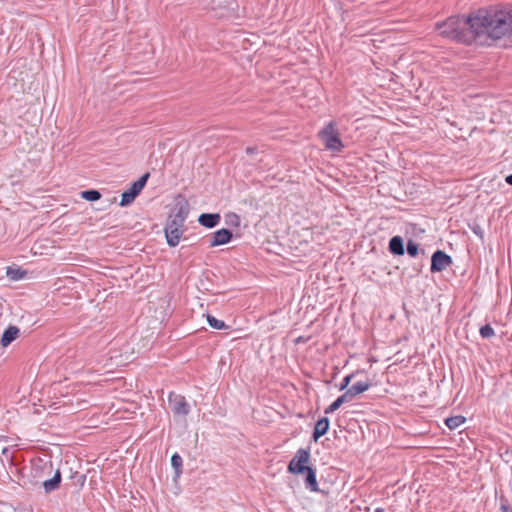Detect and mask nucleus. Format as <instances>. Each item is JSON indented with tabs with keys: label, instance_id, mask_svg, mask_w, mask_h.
Here are the masks:
<instances>
[{
	"label": "nucleus",
	"instance_id": "nucleus-1",
	"mask_svg": "<svg viewBox=\"0 0 512 512\" xmlns=\"http://www.w3.org/2000/svg\"><path fill=\"white\" fill-rule=\"evenodd\" d=\"M468 26L470 32H512V6H489L479 8L467 17L461 15L450 16L443 22H437L436 28L440 32H463Z\"/></svg>",
	"mask_w": 512,
	"mask_h": 512
},
{
	"label": "nucleus",
	"instance_id": "nucleus-2",
	"mask_svg": "<svg viewBox=\"0 0 512 512\" xmlns=\"http://www.w3.org/2000/svg\"><path fill=\"white\" fill-rule=\"evenodd\" d=\"M503 34H447L452 40L467 45L492 46L501 40Z\"/></svg>",
	"mask_w": 512,
	"mask_h": 512
},
{
	"label": "nucleus",
	"instance_id": "nucleus-3",
	"mask_svg": "<svg viewBox=\"0 0 512 512\" xmlns=\"http://www.w3.org/2000/svg\"><path fill=\"white\" fill-rule=\"evenodd\" d=\"M319 137L323 141L325 147L328 150L339 152L343 148V143L340 139L338 130L333 121H331L328 125L324 127L319 132Z\"/></svg>",
	"mask_w": 512,
	"mask_h": 512
},
{
	"label": "nucleus",
	"instance_id": "nucleus-4",
	"mask_svg": "<svg viewBox=\"0 0 512 512\" xmlns=\"http://www.w3.org/2000/svg\"><path fill=\"white\" fill-rule=\"evenodd\" d=\"M165 237L169 246H176L184 233V223L168 218L165 226Z\"/></svg>",
	"mask_w": 512,
	"mask_h": 512
},
{
	"label": "nucleus",
	"instance_id": "nucleus-5",
	"mask_svg": "<svg viewBox=\"0 0 512 512\" xmlns=\"http://www.w3.org/2000/svg\"><path fill=\"white\" fill-rule=\"evenodd\" d=\"M149 176V173H145L137 181L133 182L128 190L122 193L120 201L121 206H127L134 201V199L139 195L141 190L146 185Z\"/></svg>",
	"mask_w": 512,
	"mask_h": 512
},
{
	"label": "nucleus",
	"instance_id": "nucleus-6",
	"mask_svg": "<svg viewBox=\"0 0 512 512\" xmlns=\"http://www.w3.org/2000/svg\"><path fill=\"white\" fill-rule=\"evenodd\" d=\"M212 9L218 18H231L236 15L238 4L234 0H213Z\"/></svg>",
	"mask_w": 512,
	"mask_h": 512
},
{
	"label": "nucleus",
	"instance_id": "nucleus-7",
	"mask_svg": "<svg viewBox=\"0 0 512 512\" xmlns=\"http://www.w3.org/2000/svg\"><path fill=\"white\" fill-rule=\"evenodd\" d=\"M309 459V452L305 449H299L296 452V455L290 461L288 465V471L293 474L304 473L305 469L308 467L306 464L309 462Z\"/></svg>",
	"mask_w": 512,
	"mask_h": 512
},
{
	"label": "nucleus",
	"instance_id": "nucleus-8",
	"mask_svg": "<svg viewBox=\"0 0 512 512\" xmlns=\"http://www.w3.org/2000/svg\"><path fill=\"white\" fill-rule=\"evenodd\" d=\"M168 402L175 415L187 416L189 414L190 406L184 396L170 393L168 396Z\"/></svg>",
	"mask_w": 512,
	"mask_h": 512
},
{
	"label": "nucleus",
	"instance_id": "nucleus-9",
	"mask_svg": "<svg viewBox=\"0 0 512 512\" xmlns=\"http://www.w3.org/2000/svg\"><path fill=\"white\" fill-rule=\"evenodd\" d=\"M452 264V258L442 250H437L431 258V272H441Z\"/></svg>",
	"mask_w": 512,
	"mask_h": 512
},
{
	"label": "nucleus",
	"instance_id": "nucleus-10",
	"mask_svg": "<svg viewBox=\"0 0 512 512\" xmlns=\"http://www.w3.org/2000/svg\"><path fill=\"white\" fill-rule=\"evenodd\" d=\"M189 214V204L186 200L181 199L178 200L172 210V213L169 215L170 219H174L180 222H185Z\"/></svg>",
	"mask_w": 512,
	"mask_h": 512
},
{
	"label": "nucleus",
	"instance_id": "nucleus-11",
	"mask_svg": "<svg viewBox=\"0 0 512 512\" xmlns=\"http://www.w3.org/2000/svg\"><path fill=\"white\" fill-rule=\"evenodd\" d=\"M62 476L60 470H56L53 477L46 479L41 483V486L45 494H50L59 489L61 484Z\"/></svg>",
	"mask_w": 512,
	"mask_h": 512
},
{
	"label": "nucleus",
	"instance_id": "nucleus-12",
	"mask_svg": "<svg viewBox=\"0 0 512 512\" xmlns=\"http://www.w3.org/2000/svg\"><path fill=\"white\" fill-rule=\"evenodd\" d=\"M232 238V232L228 229L222 228L213 233L212 240L210 242L211 247L227 244Z\"/></svg>",
	"mask_w": 512,
	"mask_h": 512
},
{
	"label": "nucleus",
	"instance_id": "nucleus-13",
	"mask_svg": "<svg viewBox=\"0 0 512 512\" xmlns=\"http://www.w3.org/2000/svg\"><path fill=\"white\" fill-rule=\"evenodd\" d=\"M371 386V383L367 381H359L345 391L347 396L351 399V401L359 394L364 393L367 391Z\"/></svg>",
	"mask_w": 512,
	"mask_h": 512
},
{
	"label": "nucleus",
	"instance_id": "nucleus-14",
	"mask_svg": "<svg viewBox=\"0 0 512 512\" xmlns=\"http://www.w3.org/2000/svg\"><path fill=\"white\" fill-rule=\"evenodd\" d=\"M199 223L207 228H213L220 222L218 213H203L198 218Z\"/></svg>",
	"mask_w": 512,
	"mask_h": 512
},
{
	"label": "nucleus",
	"instance_id": "nucleus-15",
	"mask_svg": "<svg viewBox=\"0 0 512 512\" xmlns=\"http://www.w3.org/2000/svg\"><path fill=\"white\" fill-rule=\"evenodd\" d=\"M329 429V419L327 417L320 418L314 428L313 439L317 441L320 437L325 435Z\"/></svg>",
	"mask_w": 512,
	"mask_h": 512
},
{
	"label": "nucleus",
	"instance_id": "nucleus-16",
	"mask_svg": "<svg viewBox=\"0 0 512 512\" xmlns=\"http://www.w3.org/2000/svg\"><path fill=\"white\" fill-rule=\"evenodd\" d=\"M304 473H306V478H305L306 488L313 492H317L319 489H318V483L316 480L315 470L312 467H307L305 469Z\"/></svg>",
	"mask_w": 512,
	"mask_h": 512
},
{
	"label": "nucleus",
	"instance_id": "nucleus-17",
	"mask_svg": "<svg viewBox=\"0 0 512 512\" xmlns=\"http://www.w3.org/2000/svg\"><path fill=\"white\" fill-rule=\"evenodd\" d=\"M19 329L16 326H9L2 335L1 344L3 346H8L12 343L18 336Z\"/></svg>",
	"mask_w": 512,
	"mask_h": 512
},
{
	"label": "nucleus",
	"instance_id": "nucleus-18",
	"mask_svg": "<svg viewBox=\"0 0 512 512\" xmlns=\"http://www.w3.org/2000/svg\"><path fill=\"white\" fill-rule=\"evenodd\" d=\"M389 250L394 255L404 254L403 240L400 236H394L389 241Z\"/></svg>",
	"mask_w": 512,
	"mask_h": 512
},
{
	"label": "nucleus",
	"instance_id": "nucleus-19",
	"mask_svg": "<svg viewBox=\"0 0 512 512\" xmlns=\"http://www.w3.org/2000/svg\"><path fill=\"white\" fill-rule=\"evenodd\" d=\"M351 399L346 393L339 396L334 402H332L326 409L325 414H331L341 407L344 403L350 402Z\"/></svg>",
	"mask_w": 512,
	"mask_h": 512
},
{
	"label": "nucleus",
	"instance_id": "nucleus-20",
	"mask_svg": "<svg viewBox=\"0 0 512 512\" xmlns=\"http://www.w3.org/2000/svg\"><path fill=\"white\" fill-rule=\"evenodd\" d=\"M465 421H466V418L464 416L457 415V416H452V417L447 418L445 420V424L450 430H454V429L460 427L462 424H464Z\"/></svg>",
	"mask_w": 512,
	"mask_h": 512
},
{
	"label": "nucleus",
	"instance_id": "nucleus-21",
	"mask_svg": "<svg viewBox=\"0 0 512 512\" xmlns=\"http://www.w3.org/2000/svg\"><path fill=\"white\" fill-rule=\"evenodd\" d=\"M171 465L175 470V476L179 477L182 473L183 460H182V457L178 453H175L172 455Z\"/></svg>",
	"mask_w": 512,
	"mask_h": 512
},
{
	"label": "nucleus",
	"instance_id": "nucleus-22",
	"mask_svg": "<svg viewBox=\"0 0 512 512\" xmlns=\"http://www.w3.org/2000/svg\"><path fill=\"white\" fill-rule=\"evenodd\" d=\"M26 272L21 269H15L8 267L6 270V275L10 280L17 281L22 279L25 276Z\"/></svg>",
	"mask_w": 512,
	"mask_h": 512
},
{
	"label": "nucleus",
	"instance_id": "nucleus-23",
	"mask_svg": "<svg viewBox=\"0 0 512 512\" xmlns=\"http://www.w3.org/2000/svg\"><path fill=\"white\" fill-rule=\"evenodd\" d=\"M81 197L87 201H97L101 198V194L97 190H86L81 192Z\"/></svg>",
	"mask_w": 512,
	"mask_h": 512
},
{
	"label": "nucleus",
	"instance_id": "nucleus-24",
	"mask_svg": "<svg viewBox=\"0 0 512 512\" xmlns=\"http://www.w3.org/2000/svg\"><path fill=\"white\" fill-rule=\"evenodd\" d=\"M207 322L214 329L221 330L226 327V324L224 321L218 320L217 318H215L214 316H211V315H207Z\"/></svg>",
	"mask_w": 512,
	"mask_h": 512
},
{
	"label": "nucleus",
	"instance_id": "nucleus-25",
	"mask_svg": "<svg viewBox=\"0 0 512 512\" xmlns=\"http://www.w3.org/2000/svg\"><path fill=\"white\" fill-rule=\"evenodd\" d=\"M418 252H419L418 244L412 240H409L407 243V253L411 257H416L418 255Z\"/></svg>",
	"mask_w": 512,
	"mask_h": 512
},
{
	"label": "nucleus",
	"instance_id": "nucleus-26",
	"mask_svg": "<svg viewBox=\"0 0 512 512\" xmlns=\"http://www.w3.org/2000/svg\"><path fill=\"white\" fill-rule=\"evenodd\" d=\"M479 332L482 338H490L495 335L494 329L489 324L482 326Z\"/></svg>",
	"mask_w": 512,
	"mask_h": 512
},
{
	"label": "nucleus",
	"instance_id": "nucleus-27",
	"mask_svg": "<svg viewBox=\"0 0 512 512\" xmlns=\"http://www.w3.org/2000/svg\"><path fill=\"white\" fill-rule=\"evenodd\" d=\"M72 479L74 480L75 485L82 487L86 482V475L76 472L73 474Z\"/></svg>",
	"mask_w": 512,
	"mask_h": 512
},
{
	"label": "nucleus",
	"instance_id": "nucleus-28",
	"mask_svg": "<svg viewBox=\"0 0 512 512\" xmlns=\"http://www.w3.org/2000/svg\"><path fill=\"white\" fill-rule=\"evenodd\" d=\"M354 377V373H351L347 376H345L340 384V387L339 389L340 390H347V388H349V384L352 380V378Z\"/></svg>",
	"mask_w": 512,
	"mask_h": 512
},
{
	"label": "nucleus",
	"instance_id": "nucleus-29",
	"mask_svg": "<svg viewBox=\"0 0 512 512\" xmlns=\"http://www.w3.org/2000/svg\"><path fill=\"white\" fill-rule=\"evenodd\" d=\"M2 453L6 456L7 460L10 462V465L13 466L11 457L9 455V449L8 448H4Z\"/></svg>",
	"mask_w": 512,
	"mask_h": 512
},
{
	"label": "nucleus",
	"instance_id": "nucleus-30",
	"mask_svg": "<svg viewBox=\"0 0 512 512\" xmlns=\"http://www.w3.org/2000/svg\"><path fill=\"white\" fill-rule=\"evenodd\" d=\"M256 151H257V147H247L246 148L247 154H254V153H256Z\"/></svg>",
	"mask_w": 512,
	"mask_h": 512
},
{
	"label": "nucleus",
	"instance_id": "nucleus-31",
	"mask_svg": "<svg viewBox=\"0 0 512 512\" xmlns=\"http://www.w3.org/2000/svg\"><path fill=\"white\" fill-rule=\"evenodd\" d=\"M52 468L53 467H52V463L51 462L50 463H45L44 466H43V469L44 470H48L49 473L52 472Z\"/></svg>",
	"mask_w": 512,
	"mask_h": 512
},
{
	"label": "nucleus",
	"instance_id": "nucleus-32",
	"mask_svg": "<svg viewBox=\"0 0 512 512\" xmlns=\"http://www.w3.org/2000/svg\"><path fill=\"white\" fill-rule=\"evenodd\" d=\"M505 181L512 186V173L506 177Z\"/></svg>",
	"mask_w": 512,
	"mask_h": 512
},
{
	"label": "nucleus",
	"instance_id": "nucleus-33",
	"mask_svg": "<svg viewBox=\"0 0 512 512\" xmlns=\"http://www.w3.org/2000/svg\"><path fill=\"white\" fill-rule=\"evenodd\" d=\"M375 512H385L384 508L378 507L375 509Z\"/></svg>",
	"mask_w": 512,
	"mask_h": 512
},
{
	"label": "nucleus",
	"instance_id": "nucleus-34",
	"mask_svg": "<svg viewBox=\"0 0 512 512\" xmlns=\"http://www.w3.org/2000/svg\"><path fill=\"white\" fill-rule=\"evenodd\" d=\"M502 511L503 512H512V511H509V509L506 506H502Z\"/></svg>",
	"mask_w": 512,
	"mask_h": 512
},
{
	"label": "nucleus",
	"instance_id": "nucleus-35",
	"mask_svg": "<svg viewBox=\"0 0 512 512\" xmlns=\"http://www.w3.org/2000/svg\"><path fill=\"white\" fill-rule=\"evenodd\" d=\"M381 32L385 33V32H395V31L394 30H382Z\"/></svg>",
	"mask_w": 512,
	"mask_h": 512
}]
</instances>
